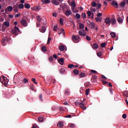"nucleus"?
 Masks as SVG:
<instances>
[{"instance_id": "nucleus-1", "label": "nucleus", "mask_w": 128, "mask_h": 128, "mask_svg": "<svg viewBox=\"0 0 128 128\" xmlns=\"http://www.w3.org/2000/svg\"><path fill=\"white\" fill-rule=\"evenodd\" d=\"M0 82H2L5 86H6L8 84V79L4 76L0 77Z\"/></svg>"}, {"instance_id": "nucleus-2", "label": "nucleus", "mask_w": 128, "mask_h": 128, "mask_svg": "<svg viewBox=\"0 0 128 128\" xmlns=\"http://www.w3.org/2000/svg\"><path fill=\"white\" fill-rule=\"evenodd\" d=\"M10 26V22L8 21H5L4 22L2 26V32H5V30L9 28Z\"/></svg>"}, {"instance_id": "nucleus-3", "label": "nucleus", "mask_w": 128, "mask_h": 128, "mask_svg": "<svg viewBox=\"0 0 128 128\" xmlns=\"http://www.w3.org/2000/svg\"><path fill=\"white\" fill-rule=\"evenodd\" d=\"M72 40L74 42L78 43L80 40V38L79 35H73L72 36Z\"/></svg>"}, {"instance_id": "nucleus-4", "label": "nucleus", "mask_w": 128, "mask_h": 128, "mask_svg": "<svg viewBox=\"0 0 128 128\" xmlns=\"http://www.w3.org/2000/svg\"><path fill=\"white\" fill-rule=\"evenodd\" d=\"M12 34L14 36H18V32H20V29L16 26H15L14 28H12Z\"/></svg>"}, {"instance_id": "nucleus-5", "label": "nucleus", "mask_w": 128, "mask_h": 128, "mask_svg": "<svg viewBox=\"0 0 128 128\" xmlns=\"http://www.w3.org/2000/svg\"><path fill=\"white\" fill-rule=\"evenodd\" d=\"M78 34L81 36H86V32L84 30H80L78 32Z\"/></svg>"}, {"instance_id": "nucleus-6", "label": "nucleus", "mask_w": 128, "mask_h": 128, "mask_svg": "<svg viewBox=\"0 0 128 128\" xmlns=\"http://www.w3.org/2000/svg\"><path fill=\"white\" fill-rule=\"evenodd\" d=\"M58 64H60L61 66H64V58H60L58 60Z\"/></svg>"}, {"instance_id": "nucleus-7", "label": "nucleus", "mask_w": 128, "mask_h": 128, "mask_svg": "<svg viewBox=\"0 0 128 128\" xmlns=\"http://www.w3.org/2000/svg\"><path fill=\"white\" fill-rule=\"evenodd\" d=\"M112 5L116 8H118V4L114 0H113L112 2Z\"/></svg>"}, {"instance_id": "nucleus-8", "label": "nucleus", "mask_w": 128, "mask_h": 128, "mask_svg": "<svg viewBox=\"0 0 128 128\" xmlns=\"http://www.w3.org/2000/svg\"><path fill=\"white\" fill-rule=\"evenodd\" d=\"M21 24L24 26H28V22H26V20L24 19H22L21 20Z\"/></svg>"}, {"instance_id": "nucleus-9", "label": "nucleus", "mask_w": 128, "mask_h": 128, "mask_svg": "<svg viewBox=\"0 0 128 128\" xmlns=\"http://www.w3.org/2000/svg\"><path fill=\"white\" fill-rule=\"evenodd\" d=\"M13 10L15 12H18V5L16 4L13 6Z\"/></svg>"}, {"instance_id": "nucleus-10", "label": "nucleus", "mask_w": 128, "mask_h": 128, "mask_svg": "<svg viewBox=\"0 0 128 128\" xmlns=\"http://www.w3.org/2000/svg\"><path fill=\"white\" fill-rule=\"evenodd\" d=\"M60 8H62L64 12V8L68 9V4L66 3L62 4L60 5Z\"/></svg>"}, {"instance_id": "nucleus-11", "label": "nucleus", "mask_w": 128, "mask_h": 128, "mask_svg": "<svg viewBox=\"0 0 128 128\" xmlns=\"http://www.w3.org/2000/svg\"><path fill=\"white\" fill-rule=\"evenodd\" d=\"M12 10H13L12 6H8L5 10V12H12Z\"/></svg>"}, {"instance_id": "nucleus-12", "label": "nucleus", "mask_w": 128, "mask_h": 128, "mask_svg": "<svg viewBox=\"0 0 128 128\" xmlns=\"http://www.w3.org/2000/svg\"><path fill=\"white\" fill-rule=\"evenodd\" d=\"M40 32H42L44 34L46 32V28L44 26H42V28H40Z\"/></svg>"}, {"instance_id": "nucleus-13", "label": "nucleus", "mask_w": 128, "mask_h": 128, "mask_svg": "<svg viewBox=\"0 0 128 128\" xmlns=\"http://www.w3.org/2000/svg\"><path fill=\"white\" fill-rule=\"evenodd\" d=\"M64 14L66 16H68L72 14V11L70 10H67L64 12Z\"/></svg>"}, {"instance_id": "nucleus-14", "label": "nucleus", "mask_w": 128, "mask_h": 128, "mask_svg": "<svg viewBox=\"0 0 128 128\" xmlns=\"http://www.w3.org/2000/svg\"><path fill=\"white\" fill-rule=\"evenodd\" d=\"M88 26H89L90 28H94V23L90 22V24H88Z\"/></svg>"}, {"instance_id": "nucleus-15", "label": "nucleus", "mask_w": 128, "mask_h": 128, "mask_svg": "<svg viewBox=\"0 0 128 128\" xmlns=\"http://www.w3.org/2000/svg\"><path fill=\"white\" fill-rule=\"evenodd\" d=\"M79 106L80 108H82V110H86V107L84 106V104L82 102L80 103Z\"/></svg>"}, {"instance_id": "nucleus-16", "label": "nucleus", "mask_w": 128, "mask_h": 128, "mask_svg": "<svg viewBox=\"0 0 128 128\" xmlns=\"http://www.w3.org/2000/svg\"><path fill=\"white\" fill-rule=\"evenodd\" d=\"M106 24H110V22H111V20L110 19V18H106V19H105V20H104Z\"/></svg>"}, {"instance_id": "nucleus-17", "label": "nucleus", "mask_w": 128, "mask_h": 128, "mask_svg": "<svg viewBox=\"0 0 128 128\" xmlns=\"http://www.w3.org/2000/svg\"><path fill=\"white\" fill-rule=\"evenodd\" d=\"M98 78V76H96L94 75L91 78V81L92 82H96V80Z\"/></svg>"}, {"instance_id": "nucleus-18", "label": "nucleus", "mask_w": 128, "mask_h": 128, "mask_svg": "<svg viewBox=\"0 0 128 128\" xmlns=\"http://www.w3.org/2000/svg\"><path fill=\"white\" fill-rule=\"evenodd\" d=\"M76 2L72 1L71 2L70 6L72 8V10H74V8H76Z\"/></svg>"}, {"instance_id": "nucleus-19", "label": "nucleus", "mask_w": 128, "mask_h": 128, "mask_svg": "<svg viewBox=\"0 0 128 128\" xmlns=\"http://www.w3.org/2000/svg\"><path fill=\"white\" fill-rule=\"evenodd\" d=\"M52 2L53 4H55V6H58L60 4V2L56 0H52Z\"/></svg>"}, {"instance_id": "nucleus-20", "label": "nucleus", "mask_w": 128, "mask_h": 128, "mask_svg": "<svg viewBox=\"0 0 128 128\" xmlns=\"http://www.w3.org/2000/svg\"><path fill=\"white\" fill-rule=\"evenodd\" d=\"M24 6L26 8H30V4L26 2H25L24 4Z\"/></svg>"}, {"instance_id": "nucleus-21", "label": "nucleus", "mask_w": 128, "mask_h": 128, "mask_svg": "<svg viewBox=\"0 0 128 128\" xmlns=\"http://www.w3.org/2000/svg\"><path fill=\"white\" fill-rule=\"evenodd\" d=\"M64 34V30L60 28L59 31L58 32V34Z\"/></svg>"}, {"instance_id": "nucleus-22", "label": "nucleus", "mask_w": 128, "mask_h": 128, "mask_svg": "<svg viewBox=\"0 0 128 128\" xmlns=\"http://www.w3.org/2000/svg\"><path fill=\"white\" fill-rule=\"evenodd\" d=\"M110 20L112 24H116V20L114 18H112Z\"/></svg>"}, {"instance_id": "nucleus-23", "label": "nucleus", "mask_w": 128, "mask_h": 128, "mask_svg": "<svg viewBox=\"0 0 128 128\" xmlns=\"http://www.w3.org/2000/svg\"><path fill=\"white\" fill-rule=\"evenodd\" d=\"M92 48L94 50H98V45L97 44H94Z\"/></svg>"}, {"instance_id": "nucleus-24", "label": "nucleus", "mask_w": 128, "mask_h": 128, "mask_svg": "<svg viewBox=\"0 0 128 128\" xmlns=\"http://www.w3.org/2000/svg\"><path fill=\"white\" fill-rule=\"evenodd\" d=\"M59 50L60 52H64V45H61L59 46Z\"/></svg>"}, {"instance_id": "nucleus-25", "label": "nucleus", "mask_w": 128, "mask_h": 128, "mask_svg": "<svg viewBox=\"0 0 128 128\" xmlns=\"http://www.w3.org/2000/svg\"><path fill=\"white\" fill-rule=\"evenodd\" d=\"M73 74H80V71H78V70H76V69H74L73 70Z\"/></svg>"}, {"instance_id": "nucleus-26", "label": "nucleus", "mask_w": 128, "mask_h": 128, "mask_svg": "<svg viewBox=\"0 0 128 128\" xmlns=\"http://www.w3.org/2000/svg\"><path fill=\"white\" fill-rule=\"evenodd\" d=\"M117 20L119 24H122V18L120 17H118L117 18Z\"/></svg>"}, {"instance_id": "nucleus-27", "label": "nucleus", "mask_w": 128, "mask_h": 128, "mask_svg": "<svg viewBox=\"0 0 128 128\" xmlns=\"http://www.w3.org/2000/svg\"><path fill=\"white\" fill-rule=\"evenodd\" d=\"M80 78H86V73L84 72H81L79 74Z\"/></svg>"}, {"instance_id": "nucleus-28", "label": "nucleus", "mask_w": 128, "mask_h": 128, "mask_svg": "<svg viewBox=\"0 0 128 128\" xmlns=\"http://www.w3.org/2000/svg\"><path fill=\"white\" fill-rule=\"evenodd\" d=\"M34 10H42V8H40V6H36L34 8Z\"/></svg>"}, {"instance_id": "nucleus-29", "label": "nucleus", "mask_w": 128, "mask_h": 128, "mask_svg": "<svg viewBox=\"0 0 128 128\" xmlns=\"http://www.w3.org/2000/svg\"><path fill=\"white\" fill-rule=\"evenodd\" d=\"M126 2H121L120 4V6H122V8H124V6H126Z\"/></svg>"}, {"instance_id": "nucleus-30", "label": "nucleus", "mask_w": 128, "mask_h": 128, "mask_svg": "<svg viewBox=\"0 0 128 128\" xmlns=\"http://www.w3.org/2000/svg\"><path fill=\"white\" fill-rule=\"evenodd\" d=\"M58 128H62V126H64V124L62 122H59L58 124Z\"/></svg>"}, {"instance_id": "nucleus-31", "label": "nucleus", "mask_w": 128, "mask_h": 128, "mask_svg": "<svg viewBox=\"0 0 128 128\" xmlns=\"http://www.w3.org/2000/svg\"><path fill=\"white\" fill-rule=\"evenodd\" d=\"M42 2L44 4H50V0H42Z\"/></svg>"}, {"instance_id": "nucleus-32", "label": "nucleus", "mask_w": 128, "mask_h": 128, "mask_svg": "<svg viewBox=\"0 0 128 128\" xmlns=\"http://www.w3.org/2000/svg\"><path fill=\"white\" fill-rule=\"evenodd\" d=\"M2 42L3 44V46H6V38H3L2 40Z\"/></svg>"}, {"instance_id": "nucleus-33", "label": "nucleus", "mask_w": 128, "mask_h": 128, "mask_svg": "<svg viewBox=\"0 0 128 128\" xmlns=\"http://www.w3.org/2000/svg\"><path fill=\"white\" fill-rule=\"evenodd\" d=\"M64 72H66V70L64 68H62L60 70V74H64Z\"/></svg>"}, {"instance_id": "nucleus-34", "label": "nucleus", "mask_w": 128, "mask_h": 128, "mask_svg": "<svg viewBox=\"0 0 128 128\" xmlns=\"http://www.w3.org/2000/svg\"><path fill=\"white\" fill-rule=\"evenodd\" d=\"M50 82H52V84H56V79L52 78L51 77V79H50Z\"/></svg>"}, {"instance_id": "nucleus-35", "label": "nucleus", "mask_w": 128, "mask_h": 128, "mask_svg": "<svg viewBox=\"0 0 128 128\" xmlns=\"http://www.w3.org/2000/svg\"><path fill=\"white\" fill-rule=\"evenodd\" d=\"M92 6L93 8H96V3L94 2H92Z\"/></svg>"}, {"instance_id": "nucleus-36", "label": "nucleus", "mask_w": 128, "mask_h": 128, "mask_svg": "<svg viewBox=\"0 0 128 128\" xmlns=\"http://www.w3.org/2000/svg\"><path fill=\"white\" fill-rule=\"evenodd\" d=\"M38 120L40 122H44V118L42 117H39L38 118Z\"/></svg>"}, {"instance_id": "nucleus-37", "label": "nucleus", "mask_w": 128, "mask_h": 128, "mask_svg": "<svg viewBox=\"0 0 128 128\" xmlns=\"http://www.w3.org/2000/svg\"><path fill=\"white\" fill-rule=\"evenodd\" d=\"M36 19H37V20L38 22H42V18H40V16H37Z\"/></svg>"}, {"instance_id": "nucleus-38", "label": "nucleus", "mask_w": 128, "mask_h": 128, "mask_svg": "<svg viewBox=\"0 0 128 128\" xmlns=\"http://www.w3.org/2000/svg\"><path fill=\"white\" fill-rule=\"evenodd\" d=\"M81 16L83 18H86V13H82Z\"/></svg>"}, {"instance_id": "nucleus-39", "label": "nucleus", "mask_w": 128, "mask_h": 128, "mask_svg": "<svg viewBox=\"0 0 128 128\" xmlns=\"http://www.w3.org/2000/svg\"><path fill=\"white\" fill-rule=\"evenodd\" d=\"M24 4H21L18 6V8H24Z\"/></svg>"}, {"instance_id": "nucleus-40", "label": "nucleus", "mask_w": 128, "mask_h": 128, "mask_svg": "<svg viewBox=\"0 0 128 128\" xmlns=\"http://www.w3.org/2000/svg\"><path fill=\"white\" fill-rule=\"evenodd\" d=\"M60 22L61 26H62V24H64V20L62 19V18H60Z\"/></svg>"}, {"instance_id": "nucleus-41", "label": "nucleus", "mask_w": 128, "mask_h": 128, "mask_svg": "<svg viewBox=\"0 0 128 128\" xmlns=\"http://www.w3.org/2000/svg\"><path fill=\"white\" fill-rule=\"evenodd\" d=\"M124 94L125 96H126V98H128V91H124Z\"/></svg>"}, {"instance_id": "nucleus-42", "label": "nucleus", "mask_w": 128, "mask_h": 128, "mask_svg": "<svg viewBox=\"0 0 128 128\" xmlns=\"http://www.w3.org/2000/svg\"><path fill=\"white\" fill-rule=\"evenodd\" d=\"M110 35L112 38H116V33H114V32H112L110 33Z\"/></svg>"}, {"instance_id": "nucleus-43", "label": "nucleus", "mask_w": 128, "mask_h": 128, "mask_svg": "<svg viewBox=\"0 0 128 128\" xmlns=\"http://www.w3.org/2000/svg\"><path fill=\"white\" fill-rule=\"evenodd\" d=\"M92 12H90V11H88L87 12V14H88V16H92Z\"/></svg>"}, {"instance_id": "nucleus-44", "label": "nucleus", "mask_w": 128, "mask_h": 128, "mask_svg": "<svg viewBox=\"0 0 128 128\" xmlns=\"http://www.w3.org/2000/svg\"><path fill=\"white\" fill-rule=\"evenodd\" d=\"M48 60H49V62H52L54 60V58L52 56L49 57L48 58Z\"/></svg>"}, {"instance_id": "nucleus-45", "label": "nucleus", "mask_w": 128, "mask_h": 128, "mask_svg": "<svg viewBox=\"0 0 128 128\" xmlns=\"http://www.w3.org/2000/svg\"><path fill=\"white\" fill-rule=\"evenodd\" d=\"M42 50L43 52H46V46H43L42 48Z\"/></svg>"}, {"instance_id": "nucleus-46", "label": "nucleus", "mask_w": 128, "mask_h": 128, "mask_svg": "<svg viewBox=\"0 0 128 128\" xmlns=\"http://www.w3.org/2000/svg\"><path fill=\"white\" fill-rule=\"evenodd\" d=\"M74 64H69L68 65V68H74Z\"/></svg>"}, {"instance_id": "nucleus-47", "label": "nucleus", "mask_w": 128, "mask_h": 128, "mask_svg": "<svg viewBox=\"0 0 128 128\" xmlns=\"http://www.w3.org/2000/svg\"><path fill=\"white\" fill-rule=\"evenodd\" d=\"M84 28V25L82 23L80 24V28L82 29Z\"/></svg>"}, {"instance_id": "nucleus-48", "label": "nucleus", "mask_w": 128, "mask_h": 128, "mask_svg": "<svg viewBox=\"0 0 128 128\" xmlns=\"http://www.w3.org/2000/svg\"><path fill=\"white\" fill-rule=\"evenodd\" d=\"M97 56H99V58H100V56H102V52H97Z\"/></svg>"}, {"instance_id": "nucleus-49", "label": "nucleus", "mask_w": 128, "mask_h": 128, "mask_svg": "<svg viewBox=\"0 0 128 128\" xmlns=\"http://www.w3.org/2000/svg\"><path fill=\"white\" fill-rule=\"evenodd\" d=\"M88 94H90V89L88 88L86 90V96H88Z\"/></svg>"}, {"instance_id": "nucleus-50", "label": "nucleus", "mask_w": 128, "mask_h": 128, "mask_svg": "<svg viewBox=\"0 0 128 128\" xmlns=\"http://www.w3.org/2000/svg\"><path fill=\"white\" fill-rule=\"evenodd\" d=\"M76 18H78V19L80 18V14H78V13L76 14Z\"/></svg>"}, {"instance_id": "nucleus-51", "label": "nucleus", "mask_w": 128, "mask_h": 128, "mask_svg": "<svg viewBox=\"0 0 128 128\" xmlns=\"http://www.w3.org/2000/svg\"><path fill=\"white\" fill-rule=\"evenodd\" d=\"M86 40H88V41L92 40V38H90V36H86Z\"/></svg>"}, {"instance_id": "nucleus-52", "label": "nucleus", "mask_w": 128, "mask_h": 128, "mask_svg": "<svg viewBox=\"0 0 128 128\" xmlns=\"http://www.w3.org/2000/svg\"><path fill=\"white\" fill-rule=\"evenodd\" d=\"M23 82L24 84H26V82H28V80L26 78H24L23 80Z\"/></svg>"}, {"instance_id": "nucleus-53", "label": "nucleus", "mask_w": 128, "mask_h": 128, "mask_svg": "<svg viewBox=\"0 0 128 128\" xmlns=\"http://www.w3.org/2000/svg\"><path fill=\"white\" fill-rule=\"evenodd\" d=\"M96 22H100V20H102V19H100V17H96Z\"/></svg>"}, {"instance_id": "nucleus-54", "label": "nucleus", "mask_w": 128, "mask_h": 128, "mask_svg": "<svg viewBox=\"0 0 128 128\" xmlns=\"http://www.w3.org/2000/svg\"><path fill=\"white\" fill-rule=\"evenodd\" d=\"M56 28H58V26L57 25H54V29H53L54 30V32H56V30H57Z\"/></svg>"}, {"instance_id": "nucleus-55", "label": "nucleus", "mask_w": 128, "mask_h": 128, "mask_svg": "<svg viewBox=\"0 0 128 128\" xmlns=\"http://www.w3.org/2000/svg\"><path fill=\"white\" fill-rule=\"evenodd\" d=\"M64 94H70V90H66L64 91Z\"/></svg>"}, {"instance_id": "nucleus-56", "label": "nucleus", "mask_w": 128, "mask_h": 128, "mask_svg": "<svg viewBox=\"0 0 128 128\" xmlns=\"http://www.w3.org/2000/svg\"><path fill=\"white\" fill-rule=\"evenodd\" d=\"M106 42H103V43L101 44L102 48H104V46H106Z\"/></svg>"}, {"instance_id": "nucleus-57", "label": "nucleus", "mask_w": 128, "mask_h": 128, "mask_svg": "<svg viewBox=\"0 0 128 128\" xmlns=\"http://www.w3.org/2000/svg\"><path fill=\"white\" fill-rule=\"evenodd\" d=\"M90 72H92V74H98V72L94 70H92Z\"/></svg>"}, {"instance_id": "nucleus-58", "label": "nucleus", "mask_w": 128, "mask_h": 128, "mask_svg": "<svg viewBox=\"0 0 128 128\" xmlns=\"http://www.w3.org/2000/svg\"><path fill=\"white\" fill-rule=\"evenodd\" d=\"M69 126H70V128H74L76 125H74V124H69Z\"/></svg>"}, {"instance_id": "nucleus-59", "label": "nucleus", "mask_w": 128, "mask_h": 128, "mask_svg": "<svg viewBox=\"0 0 128 128\" xmlns=\"http://www.w3.org/2000/svg\"><path fill=\"white\" fill-rule=\"evenodd\" d=\"M90 10L91 12H96V8H90Z\"/></svg>"}, {"instance_id": "nucleus-60", "label": "nucleus", "mask_w": 128, "mask_h": 128, "mask_svg": "<svg viewBox=\"0 0 128 128\" xmlns=\"http://www.w3.org/2000/svg\"><path fill=\"white\" fill-rule=\"evenodd\" d=\"M32 82H34V84H38V82H36V78H33L32 80Z\"/></svg>"}, {"instance_id": "nucleus-61", "label": "nucleus", "mask_w": 128, "mask_h": 128, "mask_svg": "<svg viewBox=\"0 0 128 128\" xmlns=\"http://www.w3.org/2000/svg\"><path fill=\"white\" fill-rule=\"evenodd\" d=\"M122 117L123 118L126 119V114H122Z\"/></svg>"}, {"instance_id": "nucleus-62", "label": "nucleus", "mask_w": 128, "mask_h": 128, "mask_svg": "<svg viewBox=\"0 0 128 128\" xmlns=\"http://www.w3.org/2000/svg\"><path fill=\"white\" fill-rule=\"evenodd\" d=\"M32 128H38V125L36 124H34L32 125Z\"/></svg>"}, {"instance_id": "nucleus-63", "label": "nucleus", "mask_w": 128, "mask_h": 128, "mask_svg": "<svg viewBox=\"0 0 128 128\" xmlns=\"http://www.w3.org/2000/svg\"><path fill=\"white\" fill-rule=\"evenodd\" d=\"M107 85H108V86H110V87H111V88L112 86V83H110V82H108Z\"/></svg>"}, {"instance_id": "nucleus-64", "label": "nucleus", "mask_w": 128, "mask_h": 128, "mask_svg": "<svg viewBox=\"0 0 128 128\" xmlns=\"http://www.w3.org/2000/svg\"><path fill=\"white\" fill-rule=\"evenodd\" d=\"M101 78H103V80H107L108 79V78H106V77L104 75H102Z\"/></svg>"}]
</instances>
